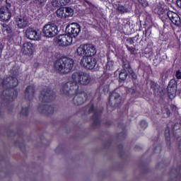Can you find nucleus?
<instances>
[{"instance_id": "obj_13", "label": "nucleus", "mask_w": 181, "mask_h": 181, "mask_svg": "<svg viewBox=\"0 0 181 181\" xmlns=\"http://www.w3.org/2000/svg\"><path fill=\"white\" fill-rule=\"evenodd\" d=\"M66 32L72 37V39L73 37H77L81 32V26L77 23H72L66 26Z\"/></svg>"}, {"instance_id": "obj_52", "label": "nucleus", "mask_w": 181, "mask_h": 181, "mask_svg": "<svg viewBox=\"0 0 181 181\" xmlns=\"http://www.w3.org/2000/svg\"><path fill=\"white\" fill-rule=\"evenodd\" d=\"M135 149H138V146H135Z\"/></svg>"}, {"instance_id": "obj_42", "label": "nucleus", "mask_w": 181, "mask_h": 181, "mask_svg": "<svg viewBox=\"0 0 181 181\" xmlns=\"http://www.w3.org/2000/svg\"><path fill=\"white\" fill-rule=\"evenodd\" d=\"M175 77H176L177 80H181V71H180V69L176 71Z\"/></svg>"}, {"instance_id": "obj_35", "label": "nucleus", "mask_w": 181, "mask_h": 181, "mask_svg": "<svg viewBox=\"0 0 181 181\" xmlns=\"http://www.w3.org/2000/svg\"><path fill=\"white\" fill-rule=\"evenodd\" d=\"M168 87H172L173 88H177V81L175 79H171L169 83Z\"/></svg>"}, {"instance_id": "obj_20", "label": "nucleus", "mask_w": 181, "mask_h": 181, "mask_svg": "<svg viewBox=\"0 0 181 181\" xmlns=\"http://www.w3.org/2000/svg\"><path fill=\"white\" fill-rule=\"evenodd\" d=\"M149 30H145L144 31V35L145 36V38L144 37L141 40V42H144V46L146 47H149V46H152L153 45V42H152V40H151V37L149 36H147L148 35V31Z\"/></svg>"}, {"instance_id": "obj_55", "label": "nucleus", "mask_w": 181, "mask_h": 181, "mask_svg": "<svg viewBox=\"0 0 181 181\" xmlns=\"http://www.w3.org/2000/svg\"><path fill=\"white\" fill-rule=\"evenodd\" d=\"M23 1H29V0H23Z\"/></svg>"}, {"instance_id": "obj_51", "label": "nucleus", "mask_w": 181, "mask_h": 181, "mask_svg": "<svg viewBox=\"0 0 181 181\" xmlns=\"http://www.w3.org/2000/svg\"><path fill=\"white\" fill-rule=\"evenodd\" d=\"M158 141H159V137H157L156 139H154V142L158 143Z\"/></svg>"}, {"instance_id": "obj_7", "label": "nucleus", "mask_w": 181, "mask_h": 181, "mask_svg": "<svg viewBox=\"0 0 181 181\" xmlns=\"http://www.w3.org/2000/svg\"><path fill=\"white\" fill-rule=\"evenodd\" d=\"M78 56H91L95 57L97 54L95 45L93 44H81L76 49Z\"/></svg>"}, {"instance_id": "obj_38", "label": "nucleus", "mask_w": 181, "mask_h": 181, "mask_svg": "<svg viewBox=\"0 0 181 181\" xmlns=\"http://www.w3.org/2000/svg\"><path fill=\"white\" fill-rule=\"evenodd\" d=\"M139 2L143 8H146V6H149V4L148 3V1L146 0H139Z\"/></svg>"}, {"instance_id": "obj_9", "label": "nucleus", "mask_w": 181, "mask_h": 181, "mask_svg": "<svg viewBox=\"0 0 181 181\" xmlns=\"http://www.w3.org/2000/svg\"><path fill=\"white\" fill-rule=\"evenodd\" d=\"M42 32L45 37H54L59 33V29L56 24L50 23L44 25Z\"/></svg>"}, {"instance_id": "obj_32", "label": "nucleus", "mask_w": 181, "mask_h": 181, "mask_svg": "<svg viewBox=\"0 0 181 181\" xmlns=\"http://www.w3.org/2000/svg\"><path fill=\"white\" fill-rule=\"evenodd\" d=\"M122 62L123 63V69H126V70H128V71L132 70V69L131 68V63H129L128 60L123 59Z\"/></svg>"}, {"instance_id": "obj_29", "label": "nucleus", "mask_w": 181, "mask_h": 181, "mask_svg": "<svg viewBox=\"0 0 181 181\" xmlns=\"http://www.w3.org/2000/svg\"><path fill=\"white\" fill-rule=\"evenodd\" d=\"M118 127L122 129L123 131L122 132L119 133V136L120 138H127V132L125 131V124L124 123H119L118 124Z\"/></svg>"}, {"instance_id": "obj_24", "label": "nucleus", "mask_w": 181, "mask_h": 181, "mask_svg": "<svg viewBox=\"0 0 181 181\" xmlns=\"http://www.w3.org/2000/svg\"><path fill=\"white\" fill-rule=\"evenodd\" d=\"M106 71H112L114 70V62L110 57H107V62L105 65Z\"/></svg>"}, {"instance_id": "obj_41", "label": "nucleus", "mask_w": 181, "mask_h": 181, "mask_svg": "<svg viewBox=\"0 0 181 181\" xmlns=\"http://www.w3.org/2000/svg\"><path fill=\"white\" fill-rule=\"evenodd\" d=\"M170 108L173 111V112H177V111H179L177 106L173 104L170 105Z\"/></svg>"}, {"instance_id": "obj_3", "label": "nucleus", "mask_w": 181, "mask_h": 181, "mask_svg": "<svg viewBox=\"0 0 181 181\" xmlns=\"http://www.w3.org/2000/svg\"><path fill=\"white\" fill-rule=\"evenodd\" d=\"M153 13L158 15V18L164 23V27L170 26V25H175V26H180L181 21L180 16L175 11H166L160 6L157 5L153 8Z\"/></svg>"}, {"instance_id": "obj_33", "label": "nucleus", "mask_w": 181, "mask_h": 181, "mask_svg": "<svg viewBox=\"0 0 181 181\" xmlns=\"http://www.w3.org/2000/svg\"><path fill=\"white\" fill-rule=\"evenodd\" d=\"M29 108L30 106H28L26 107H22L20 112L21 115H23V117H28V115H29Z\"/></svg>"}, {"instance_id": "obj_44", "label": "nucleus", "mask_w": 181, "mask_h": 181, "mask_svg": "<svg viewBox=\"0 0 181 181\" xmlns=\"http://www.w3.org/2000/svg\"><path fill=\"white\" fill-rule=\"evenodd\" d=\"M105 127H111L112 125V121L108 120L105 123Z\"/></svg>"}, {"instance_id": "obj_43", "label": "nucleus", "mask_w": 181, "mask_h": 181, "mask_svg": "<svg viewBox=\"0 0 181 181\" xmlns=\"http://www.w3.org/2000/svg\"><path fill=\"white\" fill-rule=\"evenodd\" d=\"M127 93L132 95L133 94H135V93H136V90H135V88H130L128 89Z\"/></svg>"}, {"instance_id": "obj_21", "label": "nucleus", "mask_w": 181, "mask_h": 181, "mask_svg": "<svg viewBox=\"0 0 181 181\" xmlns=\"http://www.w3.org/2000/svg\"><path fill=\"white\" fill-rule=\"evenodd\" d=\"M16 23L20 29H23L28 26V21L22 17H17L16 18Z\"/></svg>"}, {"instance_id": "obj_4", "label": "nucleus", "mask_w": 181, "mask_h": 181, "mask_svg": "<svg viewBox=\"0 0 181 181\" xmlns=\"http://www.w3.org/2000/svg\"><path fill=\"white\" fill-rule=\"evenodd\" d=\"M72 81H68L64 84V88H69L70 87V91H73V88L75 89V93H77V90L80 88V86H88L91 81V76L87 72H74L71 76Z\"/></svg>"}, {"instance_id": "obj_31", "label": "nucleus", "mask_w": 181, "mask_h": 181, "mask_svg": "<svg viewBox=\"0 0 181 181\" xmlns=\"http://www.w3.org/2000/svg\"><path fill=\"white\" fill-rule=\"evenodd\" d=\"M165 139L167 144H170V128L169 126H167L165 130Z\"/></svg>"}, {"instance_id": "obj_50", "label": "nucleus", "mask_w": 181, "mask_h": 181, "mask_svg": "<svg viewBox=\"0 0 181 181\" xmlns=\"http://www.w3.org/2000/svg\"><path fill=\"white\" fill-rule=\"evenodd\" d=\"M153 62H158V56H155V59H153Z\"/></svg>"}, {"instance_id": "obj_12", "label": "nucleus", "mask_w": 181, "mask_h": 181, "mask_svg": "<svg viewBox=\"0 0 181 181\" xmlns=\"http://www.w3.org/2000/svg\"><path fill=\"white\" fill-rule=\"evenodd\" d=\"M6 6H2L0 8V19L4 22H8L12 18V13L10 8L12 4L8 3V0H6Z\"/></svg>"}, {"instance_id": "obj_14", "label": "nucleus", "mask_w": 181, "mask_h": 181, "mask_svg": "<svg viewBox=\"0 0 181 181\" xmlns=\"http://www.w3.org/2000/svg\"><path fill=\"white\" fill-rule=\"evenodd\" d=\"M57 43L62 47H66V46H70L73 43V37L69 34H63L58 36Z\"/></svg>"}, {"instance_id": "obj_18", "label": "nucleus", "mask_w": 181, "mask_h": 181, "mask_svg": "<svg viewBox=\"0 0 181 181\" xmlns=\"http://www.w3.org/2000/svg\"><path fill=\"white\" fill-rule=\"evenodd\" d=\"M33 44L30 42H27L23 45L21 52L25 56H32L33 55Z\"/></svg>"}, {"instance_id": "obj_37", "label": "nucleus", "mask_w": 181, "mask_h": 181, "mask_svg": "<svg viewBox=\"0 0 181 181\" xmlns=\"http://www.w3.org/2000/svg\"><path fill=\"white\" fill-rule=\"evenodd\" d=\"M140 127L142 129H146V128H148V122L145 120H141L140 122Z\"/></svg>"}, {"instance_id": "obj_25", "label": "nucleus", "mask_w": 181, "mask_h": 181, "mask_svg": "<svg viewBox=\"0 0 181 181\" xmlns=\"http://www.w3.org/2000/svg\"><path fill=\"white\" fill-rule=\"evenodd\" d=\"M128 77V72L125 69H121L119 74V81H125Z\"/></svg>"}, {"instance_id": "obj_36", "label": "nucleus", "mask_w": 181, "mask_h": 181, "mask_svg": "<svg viewBox=\"0 0 181 181\" xmlns=\"http://www.w3.org/2000/svg\"><path fill=\"white\" fill-rule=\"evenodd\" d=\"M126 47H127L128 52H129L130 54H135L136 48H135L134 47H129V45H126Z\"/></svg>"}, {"instance_id": "obj_11", "label": "nucleus", "mask_w": 181, "mask_h": 181, "mask_svg": "<svg viewBox=\"0 0 181 181\" xmlns=\"http://www.w3.org/2000/svg\"><path fill=\"white\" fill-rule=\"evenodd\" d=\"M80 64L88 70H93L97 66V59L91 56H85L81 59Z\"/></svg>"}, {"instance_id": "obj_26", "label": "nucleus", "mask_w": 181, "mask_h": 181, "mask_svg": "<svg viewBox=\"0 0 181 181\" xmlns=\"http://www.w3.org/2000/svg\"><path fill=\"white\" fill-rule=\"evenodd\" d=\"M144 56L146 57V59L152 60V59L154 57L153 50L152 49L146 48L144 51Z\"/></svg>"}, {"instance_id": "obj_40", "label": "nucleus", "mask_w": 181, "mask_h": 181, "mask_svg": "<svg viewBox=\"0 0 181 181\" xmlns=\"http://www.w3.org/2000/svg\"><path fill=\"white\" fill-rule=\"evenodd\" d=\"M129 71L130 73V76L132 77V78L133 80H136V78H138L136 74L132 69H130Z\"/></svg>"}, {"instance_id": "obj_5", "label": "nucleus", "mask_w": 181, "mask_h": 181, "mask_svg": "<svg viewBox=\"0 0 181 181\" xmlns=\"http://www.w3.org/2000/svg\"><path fill=\"white\" fill-rule=\"evenodd\" d=\"M74 67V60L67 57H62L57 59L54 63L55 71L60 74H68Z\"/></svg>"}, {"instance_id": "obj_45", "label": "nucleus", "mask_w": 181, "mask_h": 181, "mask_svg": "<svg viewBox=\"0 0 181 181\" xmlns=\"http://www.w3.org/2000/svg\"><path fill=\"white\" fill-rule=\"evenodd\" d=\"M172 172H173L174 173H175H175H180V170H178L177 168H172L171 173H172Z\"/></svg>"}, {"instance_id": "obj_16", "label": "nucleus", "mask_w": 181, "mask_h": 181, "mask_svg": "<svg viewBox=\"0 0 181 181\" xmlns=\"http://www.w3.org/2000/svg\"><path fill=\"white\" fill-rule=\"evenodd\" d=\"M25 35L30 40H40V35L35 28L29 27L27 28Z\"/></svg>"}, {"instance_id": "obj_28", "label": "nucleus", "mask_w": 181, "mask_h": 181, "mask_svg": "<svg viewBox=\"0 0 181 181\" xmlns=\"http://www.w3.org/2000/svg\"><path fill=\"white\" fill-rule=\"evenodd\" d=\"M65 11V18H71L74 15V9L71 7H64Z\"/></svg>"}, {"instance_id": "obj_47", "label": "nucleus", "mask_w": 181, "mask_h": 181, "mask_svg": "<svg viewBox=\"0 0 181 181\" xmlns=\"http://www.w3.org/2000/svg\"><path fill=\"white\" fill-rule=\"evenodd\" d=\"M3 50H4V45L2 44H0V53H2Z\"/></svg>"}, {"instance_id": "obj_54", "label": "nucleus", "mask_w": 181, "mask_h": 181, "mask_svg": "<svg viewBox=\"0 0 181 181\" xmlns=\"http://www.w3.org/2000/svg\"><path fill=\"white\" fill-rule=\"evenodd\" d=\"M175 138H177V136H176L175 135H174Z\"/></svg>"}, {"instance_id": "obj_2", "label": "nucleus", "mask_w": 181, "mask_h": 181, "mask_svg": "<svg viewBox=\"0 0 181 181\" xmlns=\"http://www.w3.org/2000/svg\"><path fill=\"white\" fill-rule=\"evenodd\" d=\"M18 84L19 81L15 76H8L3 79L2 86L5 88L1 94L3 103L9 104V103L18 98V90L15 89V88L18 87Z\"/></svg>"}, {"instance_id": "obj_39", "label": "nucleus", "mask_w": 181, "mask_h": 181, "mask_svg": "<svg viewBox=\"0 0 181 181\" xmlns=\"http://www.w3.org/2000/svg\"><path fill=\"white\" fill-rule=\"evenodd\" d=\"M136 37H128L126 40L128 45H134L135 43V39Z\"/></svg>"}, {"instance_id": "obj_34", "label": "nucleus", "mask_w": 181, "mask_h": 181, "mask_svg": "<svg viewBox=\"0 0 181 181\" xmlns=\"http://www.w3.org/2000/svg\"><path fill=\"white\" fill-rule=\"evenodd\" d=\"M162 113L163 114H165L166 117L168 118H169V117H170L172 112H170V109H169V107H164L163 109H162Z\"/></svg>"}, {"instance_id": "obj_19", "label": "nucleus", "mask_w": 181, "mask_h": 181, "mask_svg": "<svg viewBox=\"0 0 181 181\" xmlns=\"http://www.w3.org/2000/svg\"><path fill=\"white\" fill-rule=\"evenodd\" d=\"M114 7L117 9V12L119 13H127L129 10L119 1H116L114 4Z\"/></svg>"}, {"instance_id": "obj_15", "label": "nucleus", "mask_w": 181, "mask_h": 181, "mask_svg": "<svg viewBox=\"0 0 181 181\" xmlns=\"http://www.w3.org/2000/svg\"><path fill=\"white\" fill-rule=\"evenodd\" d=\"M2 32L4 35L7 36V40H8V42H12L13 40V37H15V33H13V30H12V27H11V25L3 23Z\"/></svg>"}, {"instance_id": "obj_22", "label": "nucleus", "mask_w": 181, "mask_h": 181, "mask_svg": "<svg viewBox=\"0 0 181 181\" xmlns=\"http://www.w3.org/2000/svg\"><path fill=\"white\" fill-rule=\"evenodd\" d=\"M71 2V0H54L52 2L53 6H66V5H69Z\"/></svg>"}, {"instance_id": "obj_48", "label": "nucleus", "mask_w": 181, "mask_h": 181, "mask_svg": "<svg viewBox=\"0 0 181 181\" xmlns=\"http://www.w3.org/2000/svg\"><path fill=\"white\" fill-rule=\"evenodd\" d=\"M158 148H160V151H162V148H160V145H158L157 146H156L154 148V151H156V149H158Z\"/></svg>"}, {"instance_id": "obj_53", "label": "nucleus", "mask_w": 181, "mask_h": 181, "mask_svg": "<svg viewBox=\"0 0 181 181\" xmlns=\"http://www.w3.org/2000/svg\"><path fill=\"white\" fill-rule=\"evenodd\" d=\"M126 114H127V115L128 114V110L126 111Z\"/></svg>"}, {"instance_id": "obj_49", "label": "nucleus", "mask_w": 181, "mask_h": 181, "mask_svg": "<svg viewBox=\"0 0 181 181\" xmlns=\"http://www.w3.org/2000/svg\"><path fill=\"white\" fill-rule=\"evenodd\" d=\"M179 150H180V153L181 154V141H180V144H179Z\"/></svg>"}, {"instance_id": "obj_17", "label": "nucleus", "mask_w": 181, "mask_h": 181, "mask_svg": "<svg viewBox=\"0 0 181 181\" xmlns=\"http://www.w3.org/2000/svg\"><path fill=\"white\" fill-rule=\"evenodd\" d=\"M36 93V90L35 89V85H30L27 86L24 92L25 98L28 101H32L35 98V94Z\"/></svg>"}, {"instance_id": "obj_8", "label": "nucleus", "mask_w": 181, "mask_h": 181, "mask_svg": "<svg viewBox=\"0 0 181 181\" xmlns=\"http://www.w3.org/2000/svg\"><path fill=\"white\" fill-rule=\"evenodd\" d=\"M122 103V97L119 93L112 91L109 96V101L107 103V109L109 111H114L115 108L119 107Z\"/></svg>"}, {"instance_id": "obj_23", "label": "nucleus", "mask_w": 181, "mask_h": 181, "mask_svg": "<svg viewBox=\"0 0 181 181\" xmlns=\"http://www.w3.org/2000/svg\"><path fill=\"white\" fill-rule=\"evenodd\" d=\"M168 95L170 98H175L176 97V91H177V88H173L170 86L167 87Z\"/></svg>"}, {"instance_id": "obj_27", "label": "nucleus", "mask_w": 181, "mask_h": 181, "mask_svg": "<svg viewBox=\"0 0 181 181\" xmlns=\"http://www.w3.org/2000/svg\"><path fill=\"white\" fill-rule=\"evenodd\" d=\"M56 15L59 19H66L64 8H60L56 11Z\"/></svg>"}, {"instance_id": "obj_1", "label": "nucleus", "mask_w": 181, "mask_h": 181, "mask_svg": "<svg viewBox=\"0 0 181 181\" xmlns=\"http://www.w3.org/2000/svg\"><path fill=\"white\" fill-rule=\"evenodd\" d=\"M55 99L56 93H54L50 87L46 86L42 89L40 95V100L42 104L38 106V111H40V114H44V115H47V117L53 115L56 110V105H49L48 104L54 101Z\"/></svg>"}, {"instance_id": "obj_6", "label": "nucleus", "mask_w": 181, "mask_h": 181, "mask_svg": "<svg viewBox=\"0 0 181 181\" xmlns=\"http://www.w3.org/2000/svg\"><path fill=\"white\" fill-rule=\"evenodd\" d=\"M62 93L65 95H74L73 98L74 105H83L87 101L88 95L84 90L78 88L76 92V89L72 88V90H70V87L65 88L64 85L62 86Z\"/></svg>"}, {"instance_id": "obj_46", "label": "nucleus", "mask_w": 181, "mask_h": 181, "mask_svg": "<svg viewBox=\"0 0 181 181\" xmlns=\"http://www.w3.org/2000/svg\"><path fill=\"white\" fill-rule=\"evenodd\" d=\"M177 5L180 8H181V0H177Z\"/></svg>"}, {"instance_id": "obj_30", "label": "nucleus", "mask_w": 181, "mask_h": 181, "mask_svg": "<svg viewBox=\"0 0 181 181\" xmlns=\"http://www.w3.org/2000/svg\"><path fill=\"white\" fill-rule=\"evenodd\" d=\"M150 86H151V90H153V93H158V91H159V88H160V86H159V84H158V83H156L153 81H151Z\"/></svg>"}, {"instance_id": "obj_10", "label": "nucleus", "mask_w": 181, "mask_h": 181, "mask_svg": "<svg viewBox=\"0 0 181 181\" xmlns=\"http://www.w3.org/2000/svg\"><path fill=\"white\" fill-rule=\"evenodd\" d=\"M89 114H91L93 112V115L92 116V119L93 121L92 125L93 127H100L101 125V115H103V110H97L94 107V104H91L90 107L88 110Z\"/></svg>"}]
</instances>
